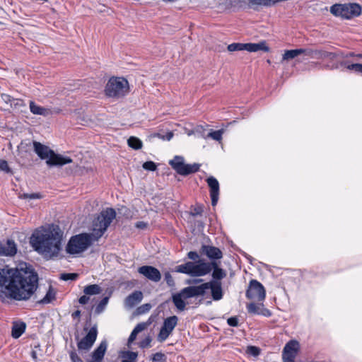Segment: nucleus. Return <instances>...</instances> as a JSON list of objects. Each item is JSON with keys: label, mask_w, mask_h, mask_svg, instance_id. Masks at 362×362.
<instances>
[{"label": "nucleus", "mask_w": 362, "mask_h": 362, "mask_svg": "<svg viewBox=\"0 0 362 362\" xmlns=\"http://www.w3.org/2000/svg\"><path fill=\"white\" fill-rule=\"evenodd\" d=\"M78 276V274L76 273H64L61 274L60 279L64 281L68 280H76Z\"/></svg>", "instance_id": "nucleus-34"}, {"label": "nucleus", "mask_w": 362, "mask_h": 362, "mask_svg": "<svg viewBox=\"0 0 362 362\" xmlns=\"http://www.w3.org/2000/svg\"><path fill=\"white\" fill-rule=\"evenodd\" d=\"M169 165L176 173L180 175L187 176L199 170L200 165L198 163L186 164L184 157L175 156L169 161Z\"/></svg>", "instance_id": "nucleus-9"}, {"label": "nucleus", "mask_w": 362, "mask_h": 362, "mask_svg": "<svg viewBox=\"0 0 362 362\" xmlns=\"http://www.w3.org/2000/svg\"><path fill=\"white\" fill-rule=\"evenodd\" d=\"M33 148L34 151L41 159H47L46 163L49 166H62L72 162L70 158L55 153L47 146L38 141H33Z\"/></svg>", "instance_id": "nucleus-6"}, {"label": "nucleus", "mask_w": 362, "mask_h": 362, "mask_svg": "<svg viewBox=\"0 0 362 362\" xmlns=\"http://www.w3.org/2000/svg\"><path fill=\"white\" fill-rule=\"evenodd\" d=\"M73 318L79 317L81 316V311L80 310H76L71 315Z\"/></svg>", "instance_id": "nucleus-56"}, {"label": "nucleus", "mask_w": 362, "mask_h": 362, "mask_svg": "<svg viewBox=\"0 0 362 362\" xmlns=\"http://www.w3.org/2000/svg\"><path fill=\"white\" fill-rule=\"evenodd\" d=\"M187 257L189 259L194 261V262H197L199 259V255L195 251H190L187 253Z\"/></svg>", "instance_id": "nucleus-43"}, {"label": "nucleus", "mask_w": 362, "mask_h": 362, "mask_svg": "<svg viewBox=\"0 0 362 362\" xmlns=\"http://www.w3.org/2000/svg\"><path fill=\"white\" fill-rule=\"evenodd\" d=\"M29 107L33 115L47 117L52 114L51 109L40 106L32 100L29 103Z\"/></svg>", "instance_id": "nucleus-22"}, {"label": "nucleus", "mask_w": 362, "mask_h": 362, "mask_svg": "<svg viewBox=\"0 0 362 362\" xmlns=\"http://www.w3.org/2000/svg\"><path fill=\"white\" fill-rule=\"evenodd\" d=\"M62 232L59 226L42 227L30 238L33 248L47 259L57 257L62 250Z\"/></svg>", "instance_id": "nucleus-3"}, {"label": "nucleus", "mask_w": 362, "mask_h": 362, "mask_svg": "<svg viewBox=\"0 0 362 362\" xmlns=\"http://www.w3.org/2000/svg\"><path fill=\"white\" fill-rule=\"evenodd\" d=\"M128 145L135 150L142 148V141L135 136H130L127 140Z\"/></svg>", "instance_id": "nucleus-28"}, {"label": "nucleus", "mask_w": 362, "mask_h": 362, "mask_svg": "<svg viewBox=\"0 0 362 362\" xmlns=\"http://www.w3.org/2000/svg\"><path fill=\"white\" fill-rule=\"evenodd\" d=\"M154 136H157L160 139H166L168 141H170L173 138V134L172 132H168L165 136H163L160 134L158 133V134H155Z\"/></svg>", "instance_id": "nucleus-46"}, {"label": "nucleus", "mask_w": 362, "mask_h": 362, "mask_svg": "<svg viewBox=\"0 0 362 362\" xmlns=\"http://www.w3.org/2000/svg\"><path fill=\"white\" fill-rule=\"evenodd\" d=\"M357 57L358 58H362V53L361 54H358L356 55Z\"/></svg>", "instance_id": "nucleus-60"}, {"label": "nucleus", "mask_w": 362, "mask_h": 362, "mask_svg": "<svg viewBox=\"0 0 362 362\" xmlns=\"http://www.w3.org/2000/svg\"><path fill=\"white\" fill-rule=\"evenodd\" d=\"M247 309L249 313L254 315H262L263 316L269 317L272 313L269 310L264 308L262 303L256 304L251 303L247 305Z\"/></svg>", "instance_id": "nucleus-19"}, {"label": "nucleus", "mask_w": 362, "mask_h": 362, "mask_svg": "<svg viewBox=\"0 0 362 362\" xmlns=\"http://www.w3.org/2000/svg\"><path fill=\"white\" fill-rule=\"evenodd\" d=\"M211 289L214 300H219L223 298L222 284L218 281H210L199 286H191L182 288L180 292L173 294L172 301L176 308L180 311L186 309V300L204 296L206 290Z\"/></svg>", "instance_id": "nucleus-4"}, {"label": "nucleus", "mask_w": 362, "mask_h": 362, "mask_svg": "<svg viewBox=\"0 0 362 362\" xmlns=\"http://www.w3.org/2000/svg\"><path fill=\"white\" fill-rule=\"evenodd\" d=\"M122 362H136L138 354L136 352L127 351H123L121 355Z\"/></svg>", "instance_id": "nucleus-26"}, {"label": "nucleus", "mask_w": 362, "mask_h": 362, "mask_svg": "<svg viewBox=\"0 0 362 362\" xmlns=\"http://www.w3.org/2000/svg\"><path fill=\"white\" fill-rule=\"evenodd\" d=\"M32 356H33V358H37L35 351H33L32 352Z\"/></svg>", "instance_id": "nucleus-58"}, {"label": "nucleus", "mask_w": 362, "mask_h": 362, "mask_svg": "<svg viewBox=\"0 0 362 362\" xmlns=\"http://www.w3.org/2000/svg\"><path fill=\"white\" fill-rule=\"evenodd\" d=\"M1 98L4 101H5L6 103H11V105H13V100L12 99H13V98H11L9 95H7V94H2L1 95Z\"/></svg>", "instance_id": "nucleus-50"}, {"label": "nucleus", "mask_w": 362, "mask_h": 362, "mask_svg": "<svg viewBox=\"0 0 362 362\" xmlns=\"http://www.w3.org/2000/svg\"><path fill=\"white\" fill-rule=\"evenodd\" d=\"M300 349L299 342L291 340L287 342L282 351L283 362H295V358Z\"/></svg>", "instance_id": "nucleus-13"}, {"label": "nucleus", "mask_w": 362, "mask_h": 362, "mask_svg": "<svg viewBox=\"0 0 362 362\" xmlns=\"http://www.w3.org/2000/svg\"><path fill=\"white\" fill-rule=\"evenodd\" d=\"M229 52L247 50L250 52H256L260 50L268 52L269 47L264 41L259 43H232L227 47Z\"/></svg>", "instance_id": "nucleus-10"}, {"label": "nucleus", "mask_w": 362, "mask_h": 362, "mask_svg": "<svg viewBox=\"0 0 362 362\" xmlns=\"http://www.w3.org/2000/svg\"><path fill=\"white\" fill-rule=\"evenodd\" d=\"M129 90L128 81L122 77H112L105 86V94L112 98H121L124 96Z\"/></svg>", "instance_id": "nucleus-7"}, {"label": "nucleus", "mask_w": 362, "mask_h": 362, "mask_svg": "<svg viewBox=\"0 0 362 362\" xmlns=\"http://www.w3.org/2000/svg\"><path fill=\"white\" fill-rule=\"evenodd\" d=\"M109 301V297H104L97 305L95 309V314H100L103 313Z\"/></svg>", "instance_id": "nucleus-31"}, {"label": "nucleus", "mask_w": 362, "mask_h": 362, "mask_svg": "<svg viewBox=\"0 0 362 362\" xmlns=\"http://www.w3.org/2000/svg\"><path fill=\"white\" fill-rule=\"evenodd\" d=\"M151 308V305L149 303H146L137 308V312L139 314H144L148 312Z\"/></svg>", "instance_id": "nucleus-40"}, {"label": "nucleus", "mask_w": 362, "mask_h": 362, "mask_svg": "<svg viewBox=\"0 0 362 362\" xmlns=\"http://www.w3.org/2000/svg\"><path fill=\"white\" fill-rule=\"evenodd\" d=\"M107 344L106 341H102L100 345L91 354L92 360L87 362H102L106 352Z\"/></svg>", "instance_id": "nucleus-20"}, {"label": "nucleus", "mask_w": 362, "mask_h": 362, "mask_svg": "<svg viewBox=\"0 0 362 362\" xmlns=\"http://www.w3.org/2000/svg\"><path fill=\"white\" fill-rule=\"evenodd\" d=\"M201 281H202V279H196V280L194 281V282H195V283H199V282H201Z\"/></svg>", "instance_id": "nucleus-59"}, {"label": "nucleus", "mask_w": 362, "mask_h": 362, "mask_svg": "<svg viewBox=\"0 0 362 362\" xmlns=\"http://www.w3.org/2000/svg\"><path fill=\"white\" fill-rule=\"evenodd\" d=\"M354 54L353 53L349 54V56H354Z\"/></svg>", "instance_id": "nucleus-61"}, {"label": "nucleus", "mask_w": 362, "mask_h": 362, "mask_svg": "<svg viewBox=\"0 0 362 362\" xmlns=\"http://www.w3.org/2000/svg\"><path fill=\"white\" fill-rule=\"evenodd\" d=\"M143 168L147 170L155 171L157 168V166L153 161H146L143 164Z\"/></svg>", "instance_id": "nucleus-37"}, {"label": "nucleus", "mask_w": 362, "mask_h": 362, "mask_svg": "<svg viewBox=\"0 0 362 362\" xmlns=\"http://www.w3.org/2000/svg\"><path fill=\"white\" fill-rule=\"evenodd\" d=\"M204 131V128L202 125H198L194 128V132L202 134Z\"/></svg>", "instance_id": "nucleus-54"}, {"label": "nucleus", "mask_w": 362, "mask_h": 362, "mask_svg": "<svg viewBox=\"0 0 362 362\" xmlns=\"http://www.w3.org/2000/svg\"><path fill=\"white\" fill-rule=\"evenodd\" d=\"M138 272L152 281L158 282L161 279L160 272L154 267L142 266L138 269Z\"/></svg>", "instance_id": "nucleus-15"}, {"label": "nucleus", "mask_w": 362, "mask_h": 362, "mask_svg": "<svg viewBox=\"0 0 362 362\" xmlns=\"http://www.w3.org/2000/svg\"><path fill=\"white\" fill-rule=\"evenodd\" d=\"M265 296L266 291L263 285L257 280H251L246 291V297L251 300L262 301L264 300Z\"/></svg>", "instance_id": "nucleus-12"}, {"label": "nucleus", "mask_w": 362, "mask_h": 362, "mask_svg": "<svg viewBox=\"0 0 362 362\" xmlns=\"http://www.w3.org/2000/svg\"><path fill=\"white\" fill-rule=\"evenodd\" d=\"M102 292L101 287L98 284H90L84 287L83 293L88 296L100 294Z\"/></svg>", "instance_id": "nucleus-25"}, {"label": "nucleus", "mask_w": 362, "mask_h": 362, "mask_svg": "<svg viewBox=\"0 0 362 362\" xmlns=\"http://www.w3.org/2000/svg\"><path fill=\"white\" fill-rule=\"evenodd\" d=\"M216 269H220V267L216 261L211 260V262H206L204 259H199L197 262H187L178 265L176 272L197 277L205 276L211 270L214 271Z\"/></svg>", "instance_id": "nucleus-5"}, {"label": "nucleus", "mask_w": 362, "mask_h": 362, "mask_svg": "<svg viewBox=\"0 0 362 362\" xmlns=\"http://www.w3.org/2000/svg\"><path fill=\"white\" fill-rule=\"evenodd\" d=\"M327 54H328V52L322 50V59L327 58Z\"/></svg>", "instance_id": "nucleus-57"}, {"label": "nucleus", "mask_w": 362, "mask_h": 362, "mask_svg": "<svg viewBox=\"0 0 362 362\" xmlns=\"http://www.w3.org/2000/svg\"><path fill=\"white\" fill-rule=\"evenodd\" d=\"M164 277H165V281H166L168 286H170V287L175 286L174 279L170 272L165 273Z\"/></svg>", "instance_id": "nucleus-38"}, {"label": "nucleus", "mask_w": 362, "mask_h": 362, "mask_svg": "<svg viewBox=\"0 0 362 362\" xmlns=\"http://www.w3.org/2000/svg\"><path fill=\"white\" fill-rule=\"evenodd\" d=\"M115 217L116 212L112 208L102 211L93 221L92 233H81L71 237L66 247V252L75 255L85 251L93 241L98 240L102 237Z\"/></svg>", "instance_id": "nucleus-2"}, {"label": "nucleus", "mask_w": 362, "mask_h": 362, "mask_svg": "<svg viewBox=\"0 0 362 362\" xmlns=\"http://www.w3.org/2000/svg\"><path fill=\"white\" fill-rule=\"evenodd\" d=\"M178 322V317L173 315L165 318L158 334L157 339L160 342L165 341L172 334Z\"/></svg>", "instance_id": "nucleus-11"}, {"label": "nucleus", "mask_w": 362, "mask_h": 362, "mask_svg": "<svg viewBox=\"0 0 362 362\" xmlns=\"http://www.w3.org/2000/svg\"><path fill=\"white\" fill-rule=\"evenodd\" d=\"M25 267L0 269V293L16 300L30 299L38 287L37 274Z\"/></svg>", "instance_id": "nucleus-1"}, {"label": "nucleus", "mask_w": 362, "mask_h": 362, "mask_svg": "<svg viewBox=\"0 0 362 362\" xmlns=\"http://www.w3.org/2000/svg\"><path fill=\"white\" fill-rule=\"evenodd\" d=\"M143 299V293L141 291H136L129 295L124 300L125 307L132 308L136 304L140 303Z\"/></svg>", "instance_id": "nucleus-21"}, {"label": "nucleus", "mask_w": 362, "mask_h": 362, "mask_svg": "<svg viewBox=\"0 0 362 362\" xmlns=\"http://www.w3.org/2000/svg\"><path fill=\"white\" fill-rule=\"evenodd\" d=\"M136 226L138 228L144 229V228H146L147 224L143 221H139V222L136 223Z\"/></svg>", "instance_id": "nucleus-53"}, {"label": "nucleus", "mask_w": 362, "mask_h": 362, "mask_svg": "<svg viewBox=\"0 0 362 362\" xmlns=\"http://www.w3.org/2000/svg\"><path fill=\"white\" fill-rule=\"evenodd\" d=\"M226 276V273L223 269L220 268V269H214L212 272V277H213L212 281H221V280L223 279V278H225Z\"/></svg>", "instance_id": "nucleus-30"}, {"label": "nucleus", "mask_w": 362, "mask_h": 362, "mask_svg": "<svg viewBox=\"0 0 362 362\" xmlns=\"http://www.w3.org/2000/svg\"><path fill=\"white\" fill-rule=\"evenodd\" d=\"M206 182L210 188V196L211 198V204L213 206L217 204L219 196V183L214 177H209L206 179Z\"/></svg>", "instance_id": "nucleus-16"}, {"label": "nucleus", "mask_w": 362, "mask_h": 362, "mask_svg": "<svg viewBox=\"0 0 362 362\" xmlns=\"http://www.w3.org/2000/svg\"><path fill=\"white\" fill-rule=\"evenodd\" d=\"M40 197H41L40 194H37V193H32V194L24 193V194L20 195V198H21V199H39Z\"/></svg>", "instance_id": "nucleus-41"}, {"label": "nucleus", "mask_w": 362, "mask_h": 362, "mask_svg": "<svg viewBox=\"0 0 362 362\" xmlns=\"http://www.w3.org/2000/svg\"><path fill=\"white\" fill-rule=\"evenodd\" d=\"M227 323L228 324V325H230L231 327H238V318L236 316L229 317L227 320Z\"/></svg>", "instance_id": "nucleus-44"}, {"label": "nucleus", "mask_w": 362, "mask_h": 362, "mask_svg": "<svg viewBox=\"0 0 362 362\" xmlns=\"http://www.w3.org/2000/svg\"><path fill=\"white\" fill-rule=\"evenodd\" d=\"M0 170L7 173L11 172V169L6 160H0Z\"/></svg>", "instance_id": "nucleus-42"}, {"label": "nucleus", "mask_w": 362, "mask_h": 362, "mask_svg": "<svg viewBox=\"0 0 362 362\" xmlns=\"http://www.w3.org/2000/svg\"><path fill=\"white\" fill-rule=\"evenodd\" d=\"M322 50L315 49L313 58L317 59H322Z\"/></svg>", "instance_id": "nucleus-51"}, {"label": "nucleus", "mask_w": 362, "mask_h": 362, "mask_svg": "<svg viewBox=\"0 0 362 362\" xmlns=\"http://www.w3.org/2000/svg\"><path fill=\"white\" fill-rule=\"evenodd\" d=\"M337 54L334 52H328V54H327V58L328 59H334L337 57Z\"/></svg>", "instance_id": "nucleus-55"}, {"label": "nucleus", "mask_w": 362, "mask_h": 362, "mask_svg": "<svg viewBox=\"0 0 362 362\" xmlns=\"http://www.w3.org/2000/svg\"><path fill=\"white\" fill-rule=\"evenodd\" d=\"M223 132H224V130L223 129L217 130V131H211L208 134L207 136L211 137V139H213L215 141H220L222 139V135H223Z\"/></svg>", "instance_id": "nucleus-32"}, {"label": "nucleus", "mask_w": 362, "mask_h": 362, "mask_svg": "<svg viewBox=\"0 0 362 362\" xmlns=\"http://www.w3.org/2000/svg\"><path fill=\"white\" fill-rule=\"evenodd\" d=\"M90 300V298L88 295H83L82 296H81L79 298H78V303L81 305H85L86 303H88V300Z\"/></svg>", "instance_id": "nucleus-48"}, {"label": "nucleus", "mask_w": 362, "mask_h": 362, "mask_svg": "<svg viewBox=\"0 0 362 362\" xmlns=\"http://www.w3.org/2000/svg\"><path fill=\"white\" fill-rule=\"evenodd\" d=\"M146 328V323H139L134 328L128 339V346L130 345L136 338L137 334Z\"/></svg>", "instance_id": "nucleus-24"}, {"label": "nucleus", "mask_w": 362, "mask_h": 362, "mask_svg": "<svg viewBox=\"0 0 362 362\" xmlns=\"http://www.w3.org/2000/svg\"><path fill=\"white\" fill-rule=\"evenodd\" d=\"M330 12L343 18L350 19L358 16L361 12V7L358 4H334L331 6Z\"/></svg>", "instance_id": "nucleus-8"}, {"label": "nucleus", "mask_w": 362, "mask_h": 362, "mask_svg": "<svg viewBox=\"0 0 362 362\" xmlns=\"http://www.w3.org/2000/svg\"><path fill=\"white\" fill-rule=\"evenodd\" d=\"M13 102V105H19V106H25V105L23 104V101L22 100H20V99H12Z\"/></svg>", "instance_id": "nucleus-52"}, {"label": "nucleus", "mask_w": 362, "mask_h": 362, "mask_svg": "<svg viewBox=\"0 0 362 362\" xmlns=\"http://www.w3.org/2000/svg\"><path fill=\"white\" fill-rule=\"evenodd\" d=\"M152 339L150 336H148L139 343V346L142 349L148 348L151 346Z\"/></svg>", "instance_id": "nucleus-39"}, {"label": "nucleus", "mask_w": 362, "mask_h": 362, "mask_svg": "<svg viewBox=\"0 0 362 362\" xmlns=\"http://www.w3.org/2000/svg\"><path fill=\"white\" fill-rule=\"evenodd\" d=\"M201 252L206 255L211 260L220 259L223 257L221 250L214 246L204 245L201 247Z\"/></svg>", "instance_id": "nucleus-17"}, {"label": "nucleus", "mask_w": 362, "mask_h": 362, "mask_svg": "<svg viewBox=\"0 0 362 362\" xmlns=\"http://www.w3.org/2000/svg\"><path fill=\"white\" fill-rule=\"evenodd\" d=\"M247 353L253 356H257L260 353V349L255 346H249L247 348Z\"/></svg>", "instance_id": "nucleus-36"}, {"label": "nucleus", "mask_w": 362, "mask_h": 362, "mask_svg": "<svg viewBox=\"0 0 362 362\" xmlns=\"http://www.w3.org/2000/svg\"><path fill=\"white\" fill-rule=\"evenodd\" d=\"M69 355L71 362H83L75 351H71Z\"/></svg>", "instance_id": "nucleus-45"}, {"label": "nucleus", "mask_w": 362, "mask_h": 362, "mask_svg": "<svg viewBox=\"0 0 362 362\" xmlns=\"http://www.w3.org/2000/svg\"><path fill=\"white\" fill-rule=\"evenodd\" d=\"M166 356L161 352H157L152 356L153 362H165Z\"/></svg>", "instance_id": "nucleus-35"}, {"label": "nucleus", "mask_w": 362, "mask_h": 362, "mask_svg": "<svg viewBox=\"0 0 362 362\" xmlns=\"http://www.w3.org/2000/svg\"><path fill=\"white\" fill-rule=\"evenodd\" d=\"M25 323L23 322H13L11 330V336L15 339H18L25 332Z\"/></svg>", "instance_id": "nucleus-23"}, {"label": "nucleus", "mask_w": 362, "mask_h": 362, "mask_svg": "<svg viewBox=\"0 0 362 362\" xmlns=\"http://www.w3.org/2000/svg\"><path fill=\"white\" fill-rule=\"evenodd\" d=\"M54 298L55 292L53 290V288L51 286H49V290L47 291L45 296L43 298L37 300V303L40 304H47L51 303Z\"/></svg>", "instance_id": "nucleus-27"}, {"label": "nucleus", "mask_w": 362, "mask_h": 362, "mask_svg": "<svg viewBox=\"0 0 362 362\" xmlns=\"http://www.w3.org/2000/svg\"><path fill=\"white\" fill-rule=\"evenodd\" d=\"M16 252L17 247L13 240H7L6 242L0 243V255L13 256Z\"/></svg>", "instance_id": "nucleus-18"}, {"label": "nucleus", "mask_w": 362, "mask_h": 362, "mask_svg": "<svg viewBox=\"0 0 362 362\" xmlns=\"http://www.w3.org/2000/svg\"><path fill=\"white\" fill-rule=\"evenodd\" d=\"M346 68L349 70L354 71L355 73L362 74V64H347Z\"/></svg>", "instance_id": "nucleus-33"}, {"label": "nucleus", "mask_w": 362, "mask_h": 362, "mask_svg": "<svg viewBox=\"0 0 362 362\" xmlns=\"http://www.w3.org/2000/svg\"><path fill=\"white\" fill-rule=\"evenodd\" d=\"M202 211H203L202 208L201 206H198V207L194 208L191 211V214H192V216H195L201 215Z\"/></svg>", "instance_id": "nucleus-49"}, {"label": "nucleus", "mask_w": 362, "mask_h": 362, "mask_svg": "<svg viewBox=\"0 0 362 362\" xmlns=\"http://www.w3.org/2000/svg\"><path fill=\"white\" fill-rule=\"evenodd\" d=\"M300 54H302L300 49L286 50L283 54V60H290Z\"/></svg>", "instance_id": "nucleus-29"}, {"label": "nucleus", "mask_w": 362, "mask_h": 362, "mask_svg": "<svg viewBox=\"0 0 362 362\" xmlns=\"http://www.w3.org/2000/svg\"><path fill=\"white\" fill-rule=\"evenodd\" d=\"M300 49V51H302V54L313 58L315 49Z\"/></svg>", "instance_id": "nucleus-47"}, {"label": "nucleus", "mask_w": 362, "mask_h": 362, "mask_svg": "<svg viewBox=\"0 0 362 362\" xmlns=\"http://www.w3.org/2000/svg\"><path fill=\"white\" fill-rule=\"evenodd\" d=\"M97 335L98 329L96 325H94L89 329L87 334L77 343L78 350L88 351L95 341Z\"/></svg>", "instance_id": "nucleus-14"}]
</instances>
